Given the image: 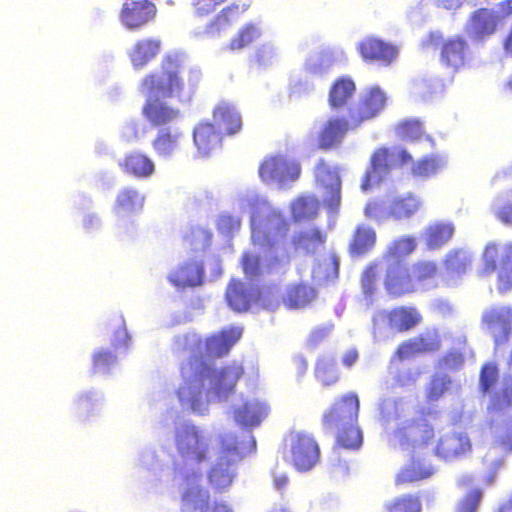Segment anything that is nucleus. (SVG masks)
I'll return each instance as SVG.
<instances>
[{"label": "nucleus", "mask_w": 512, "mask_h": 512, "mask_svg": "<svg viewBox=\"0 0 512 512\" xmlns=\"http://www.w3.org/2000/svg\"><path fill=\"white\" fill-rule=\"evenodd\" d=\"M201 80V73L186 69L178 53H167L162 57L160 71L150 72L140 82V90L149 97L142 107V115L153 127L173 123L180 117V111L159 98H176L190 101Z\"/></svg>", "instance_id": "obj_1"}, {"label": "nucleus", "mask_w": 512, "mask_h": 512, "mask_svg": "<svg viewBox=\"0 0 512 512\" xmlns=\"http://www.w3.org/2000/svg\"><path fill=\"white\" fill-rule=\"evenodd\" d=\"M244 374V366L236 361L219 370L212 368L206 361H200L197 367L183 378L184 383L177 390V395L182 404H187L193 411L200 412L203 407L205 379L210 380L214 394L219 399L226 400L235 392L237 382Z\"/></svg>", "instance_id": "obj_2"}, {"label": "nucleus", "mask_w": 512, "mask_h": 512, "mask_svg": "<svg viewBox=\"0 0 512 512\" xmlns=\"http://www.w3.org/2000/svg\"><path fill=\"white\" fill-rule=\"evenodd\" d=\"M439 267L432 260H417L407 264L403 260L384 262L383 286L388 296L397 299L406 295L436 288Z\"/></svg>", "instance_id": "obj_3"}, {"label": "nucleus", "mask_w": 512, "mask_h": 512, "mask_svg": "<svg viewBox=\"0 0 512 512\" xmlns=\"http://www.w3.org/2000/svg\"><path fill=\"white\" fill-rule=\"evenodd\" d=\"M243 329L230 326L205 339L196 335H185L177 340V350L190 354L189 359L180 366L182 378H186L194 367L205 358H222L229 354L232 347L241 339Z\"/></svg>", "instance_id": "obj_4"}, {"label": "nucleus", "mask_w": 512, "mask_h": 512, "mask_svg": "<svg viewBox=\"0 0 512 512\" xmlns=\"http://www.w3.org/2000/svg\"><path fill=\"white\" fill-rule=\"evenodd\" d=\"M243 456L235 435L220 436L217 461L207 474L208 483L215 492H224L231 486L235 477V465L243 459Z\"/></svg>", "instance_id": "obj_5"}, {"label": "nucleus", "mask_w": 512, "mask_h": 512, "mask_svg": "<svg viewBox=\"0 0 512 512\" xmlns=\"http://www.w3.org/2000/svg\"><path fill=\"white\" fill-rule=\"evenodd\" d=\"M496 274L500 292L512 288V243H488L482 252V267L478 275L482 278Z\"/></svg>", "instance_id": "obj_6"}, {"label": "nucleus", "mask_w": 512, "mask_h": 512, "mask_svg": "<svg viewBox=\"0 0 512 512\" xmlns=\"http://www.w3.org/2000/svg\"><path fill=\"white\" fill-rule=\"evenodd\" d=\"M412 160V155L405 148H396L393 151L388 147L376 148L371 154L369 169L362 178L361 190L369 191L386 179L395 165L404 166Z\"/></svg>", "instance_id": "obj_7"}, {"label": "nucleus", "mask_w": 512, "mask_h": 512, "mask_svg": "<svg viewBox=\"0 0 512 512\" xmlns=\"http://www.w3.org/2000/svg\"><path fill=\"white\" fill-rule=\"evenodd\" d=\"M175 446L185 463L202 464L210 459L208 438L195 425H184L176 430Z\"/></svg>", "instance_id": "obj_8"}, {"label": "nucleus", "mask_w": 512, "mask_h": 512, "mask_svg": "<svg viewBox=\"0 0 512 512\" xmlns=\"http://www.w3.org/2000/svg\"><path fill=\"white\" fill-rule=\"evenodd\" d=\"M394 438L405 450L416 452L428 447L435 438L433 425L423 418L407 419L394 430Z\"/></svg>", "instance_id": "obj_9"}, {"label": "nucleus", "mask_w": 512, "mask_h": 512, "mask_svg": "<svg viewBox=\"0 0 512 512\" xmlns=\"http://www.w3.org/2000/svg\"><path fill=\"white\" fill-rule=\"evenodd\" d=\"M388 97L379 86L366 89L358 98L355 105L348 111L352 129H357L365 122L378 117L386 108Z\"/></svg>", "instance_id": "obj_10"}, {"label": "nucleus", "mask_w": 512, "mask_h": 512, "mask_svg": "<svg viewBox=\"0 0 512 512\" xmlns=\"http://www.w3.org/2000/svg\"><path fill=\"white\" fill-rule=\"evenodd\" d=\"M289 230L288 220L281 213L273 211L265 217L262 224L253 228V244L271 249L279 240L286 238Z\"/></svg>", "instance_id": "obj_11"}, {"label": "nucleus", "mask_w": 512, "mask_h": 512, "mask_svg": "<svg viewBox=\"0 0 512 512\" xmlns=\"http://www.w3.org/2000/svg\"><path fill=\"white\" fill-rule=\"evenodd\" d=\"M359 398L350 392L338 398L322 415V423L326 428L341 427L357 423L359 414Z\"/></svg>", "instance_id": "obj_12"}, {"label": "nucleus", "mask_w": 512, "mask_h": 512, "mask_svg": "<svg viewBox=\"0 0 512 512\" xmlns=\"http://www.w3.org/2000/svg\"><path fill=\"white\" fill-rule=\"evenodd\" d=\"M385 327L394 334H403L423 322L420 310L414 305H398L380 313Z\"/></svg>", "instance_id": "obj_13"}, {"label": "nucleus", "mask_w": 512, "mask_h": 512, "mask_svg": "<svg viewBox=\"0 0 512 512\" xmlns=\"http://www.w3.org/2000/svg\"><path fill=\"white\" fill-rule=\"evenodd\" d=\"M315 181L324 190V203L331 212H337L341 205V178L337 169L320 159L315 166Z\"/></svg>", "instance_id": "obj_14"}, {"label": "nucleus", "mask_w": 512, "mask_h": 512, "mask_svg": "<svg viewBox=\"0 0 512 512\" xmlns=\"http://www.w3.org/2000/svg\"><path fill=\"white\" fill-rule=\"evenodd\" d=\"M319 445L313 436L298 432L294 435L291 444V460L298 471H308L319 460Z\"/></svg>", "instance_id": "obj_15"}, {"label": "nucleus", "mask_w": 512, "mask_h": 512, "mask_svg": "<svg viewBox=\"0 0 512 512\" xmlns=\"http://www.w3.org/2000/svg\"><path fill=\"white\" fill-rule=\"evenodd\" d=\"M156 14V5L151 0H125L119 18L127 29L137 30L152 22Z\"/></svg>", "instance_id": "obj_16"}, {"label": "nucleus", "mask_w": 512, "mask_h": 512, "mask_svg": "<svg viewBox=\"0 0 512 512\" xmlns=\"http://www.w3.org/2000/svg\"><path fill=\"white\" fill-rule=\"evenodd\" d=\"M481 321L492 333L495 344L508 342L512 334V307H491L483 312Z\"/></svg>", "instance_id": "obj_17"}, {"label": "nucleus", "mask_w": 512, "mask_h": 512, "mask_svg": "<svg viewBox=\"0 0 512 512\" xmlns=\"http://www.w3.org/2000/svg\"><path fill=\"white\" fill-rule=\"evenodd\" d=\"M200 474L186 476L187 488L182 494V501L188 507L199 512H234L233 508L226 502H211L208 491L200 485H192L191 478L200 479Z\"/></svg>", "instance_id": "obj_18"}, {"label": "nucleus", "mask_w": 512, "mask_h": 512, "mask_svg": "<svg viewBox=\"0 0 512 512\" xmlns=\"http://www.w3.org/2000/svg\"><path fill=\"white\" fill-rule=\"evenodd\" d=\"M250 1H244L236 4L231 3L224 7L220 12L206 25L205 33L209 37H219L226 34L249 9Z\"/></svg>", "instance_id": "obj_19"}, {"label": "nucleus", "mask_w": 512, "mask_h": 512, "mask_svg": "<svg viewBox=\"0 0 512 512\" xmlns=\"http://www.w3.org/2000/svg\"><path fill=\"white\" fill-rule=\"evenodd\" d=\"M259 298L257 287L247 285L240 279H231L226 287L225 299L235 312H246Z\"/></svg>", "instance_id": "obj_20"}, {"label": "nucleus", "mask_w": 512, "mask_h": 512, "mask_svg": "<svg viewBox=\"0 0 512 512\" xmlns=\"http://www.w3.org/2000/svg\"><path fill=\"white\" fill-rule=\"evenodd\" d=\"M471 449V441L466 434L451 432L439 438L434 453L439 458L450 461L465 456Z\"/></svg>", "instance_id": "obj_21"}, {"label": "nucleus", "mask_w": 512, "mask_h": 512, "mask_svg": "<svg viewBox=\"0 0 512 512\" xmlns=\"http://www.w3.org/2000/svg\"><path fill=\"white\" fill-rule=\"evenodd\" d=\"M358 51L364 61L382 65L391 64L398 54L395 46L374 37L362 40L358 45Z\"/></svg>", "instance_id": "obj_22"}, {"label": "nucleus", "mask_w": 512, "mask_h": 512, "mask_svg": "<svg viewBox=\"0 0 512 512\" xmlns=\"http://www.w3.org/2000/svg\"><path fill=\"white\" fill-rule=\"evenodd\" d=\"M184 132L177 127H162L152 140V148L160 158H172L181 150Z\"/></svg>", "instance_id": "obj_23"}, {"label": "nucleus", "mask_w": 512, "mask_h": 512, "mask_svg": "<svg viewBox=\"0 0 512 512\" xmlns=\"http://www.w3.org/2000/svg\"><path fill=\"white\" fill-rule=\"evenodd\" d=\"M468 55L469 45L459 35L444 40L440 47L441 63L453 71H458L465 66Z\"/></svg>", "instance_id": "obj_24"}, {"label": "nucleus", "mask_w": 512, "mask_h": 512, "mask_svg": "<svg viewBox=\"0 0 512 512\" xmlns=\"http://www.w3.org/2000/svg\"><path fill=\"white\" fill-rule=\"evenodd\" d=\"M352 129L351 119L343 117L329 118L322 126L318 135V146L329 150L342 141L344 136Z\"/></svg>", "instance_id": "obj_25"}, {"label": "nucleus", "mask_w": 512, "mask_h": 512, "mask_svg": "<svg viewBox=\"0 0 512 512\" xmlns=\"http://www.w3.org/2000/svg\"><path fill=\"white\" fill-rule=\"evenodd\" d=\"M193 142L197 148L198 155L206 157L221 146L222 137L213 123L202 121L193 129Z\"/></svg>", "instance_id": "obj_26"}, {"label": "nucleus", "mask_w": 512, "mask_h": 512, "mask_svg": "<svg viewBox=\"0 0 512 512\" xmlns=\"http://www.w3.org/2000/svg\"><path fill=\"white\" fill-rule=\"evenodd\" d=\"M122 171L137 179H147L155 172V165L152 159L139 151L127 153L119 162Z\"/></svg>", "instance_id": "obj_27"}, {"label": "nucleus", "mask_w": 512, "mask_h": 512, "mask_svg": "<svg viewBox=\"0 0 512 512\" xmlns=\"http://www.w3.org/2000/svg\"><path fill=\"white\" fill-rule=\"evenodd\" d=\"M318 292L308 283H295L289 285L283 297V304L287 309L300 310L308 307L316 300Z\"/></svg>", "instance_id": "obj_28"}, {"label": "nucleus", "mask_w": 512, "mask_h": 512, "mask_svg": "<svg viewBox=\"0 0 512 512\" xmlns=\"http://www.w3.org/2000/svg\"><path fill=\"white\" fill-rule=\"evenodd\" d=\"M145 195L133 187H124L116 195L113 211L118 216H132L143 209Z\"/></svg>", "instance_id": "obj_29"}, {"label": "nucleus", "mask_w": 512, "mask_h": 512, "mask_svg": "<svg viewBox=\"0 0 512 512\" xmlns=\"http://www.w3.org/2000/svg\"><path fill=\"white\" fill-rule=\"evenodd\" d=\"M268 414V406L259 399H250L234 410L235 421L245 427L258 426Z\"/></svg>", "instance_id": "obj_30"}, {"label": "nucleus", "mask_w": 512, "mask_h": 512, "mask_svg": "<svg viewBox=\"0 0 512 512\" xmlns=\"http://www.w3.org/2000/svg\"><path fill=\"white\" fill-rule=\"evenodd\" d=\"M204 268L202 264L188 261L169 275V281L177 288L195 287L202 284Z\"/></svg>", "instance_id": "obj_31"}, {"label": "nucleus", "mask_w": 512, "mask_h": 512, "mask_svg": "<svg viewBox=\"0 0 512 512\" xmlns=\"http://www.w3.org/2000/svg\"><path fill=\"white\" fill-rule=\"evenodd\" d=\"M162 42L158 38H143L138 40L129 52V59L134 68L145 67L160 53Z\"/></svg>", "instance_id": "obj_32"}, {"label": "nucleus", "mask_w": 512, "mask_h": 512, "mask_svg": "<svg viewBox=\"0 0 512 512\" xmlns=\"http://www.w3.org/2000/svg\"><path fill=\"white\" fill-rule=\"evenodd\" d=\"M212 114L216 124L222 126L226 134L233 135L241 130V116L233 104L221 101L215 106Z\"/></svg>", "instance_id": "obj_33"}, {"label": "nucleus", "mask_w": 512, "mask_h": 512, "mask_svg": "<svg viewBox=\"0 0 512 512\" xmlns=\"http://www.w3.org/2000/svg\"><path fill=\"white\" fill-rule=\"evenodd\" d=\"M376 240V231L366 224H360L353 232L348 251L353 256L365 255L374 248Z\"/></svg>", "instance_id": "obj_34"}, {"label": "nucleus", "mask_w": 512, "mask_h": 512, "mask_svg": "<svg viewBox=\"0 0 512 512\" xmlns=\"http://www.w3.org/2000/svg\"><path fill=\"white\" fill-rule=\"evenodd\" d=\"M355 91L356 85L350 77L336 79L329 90V105L334 109L344 107L353 97Z\"/></svg>", "instance_id": "obj_35"}, {"label": "nucleus", "mask_w": 512, "mask_h": 512, "mask_svg": "<svg viewBox=\"0 0 512 512\" xmlns=\"http://www.w3.org/2000/svg\"><path fill=\"white\" fill-rule=\"evenodd\" d=\"M262 36V28L254 22H248L243 25L227 44V49L231 52H238L248 48L258 41Z\"/></svg>", "instance_id": "obj_36"}, {"label": "nucleus", "mask_w": 512, "mask_h": 512, "mask_svg": "<svg viewBox=\"0 0 512 512\" xmlns=\"http://www.w3.org/2000/svg\"><path fill=\"white\" fill-rule=\"evenodd\" d=\"M454 225L450 222H435L424 231L425 243L431 250L438 249L448 243L454 234Z\"/></svg>", "instance_id": "obj_37"}, {"label": "nucleus", "mask_w": 512, "mask_h": 512, "mask_svg": "<svg viewBox=\"0 0 512 512\" xmlns=\"http://www.w3.org/2000/svg\"><path fill=\"white\" fill-rule=\"evenodd\" d=\"M314 377L325 388L334 386L340 379L336 361L325 355L319 356L314 366Z\"/></svg>", "instance_id": "obj_38"}, {"label": "nucleus", "mask_w": 512, "mask_h": 512, "mask_svg": "<svg viewBox=\"0 0 512 512\" xmlns=\"http://www.w3.org/2000/svg\"><path fill=\"white\" fill-rule=\"evenodd\" d=\"M320 202L314 196H300L290 206L291 217L295 222L314 219L319 212Z\"/></svg>", "instance_id": "obj_39"}, {"label": "nucleus", "mask_w": 512, "mask_h": 512, "mask_svg": "<svg viewBox=\"0 0 512 512\" xmlns=\"http://www.w3.org/2000/svg\"><path fill=\"white\" fill-rule=\"evenodd\" d=\"M326 241V234L317 227L301 231L293 236L292 244L295 249H301L306 253H314Z\"/></svg>", "instance_id": "obj_40"}, {"label": "nucleus", "mask_w": 512, "mask_h": 512, "mask_svg": "<svg viewBox=\"0 0 512 512\" xmlns=\"http://www.w3.org/2000/svg\"><path fill=\"white\" fill-rule=\"evenodd\" d=\"M471 264L470 255L461 249L449 251L443 260L444 268L451 278L464 275Z\"/></svg>", "instance_id": "obj_41"}, {"label": "nucleus", "mask_w": 512, "mask_h": 512, "mask_svg": "<svg viewBox=\"0 0 512 512\" xmlns=\"http://www.w3.org/2000/svg\"><path fill=\"white\" fill-rule=\"evenodd\" d=\"M420 207V200L412 194H407L391 202L388 215L396 220L407 219L412 217Z\"/></svg>", "instance_id": "obj_42"}, {"label": "nucleus", "mask_w": 512, "mask_h": 512, "mask_svg": "<svg viewBox=\"0 0 512 512\" xmlns=\"http://www.w3.org/2000/svg\"><path fill=\"white\" fill-rule=\"evenodd\" d=\"M396 135L403 141L416 142L425 139L433 142V139L425 134L423 123L416 118L404 119L395 126Z\"/></svg>", "instance_id": "obj_43"}, {"label": "nucleus", "mask_w": 512, "mask_h": 512, "mask_svg": "<svg viewBox=\"0 0 512 512\" xmlns=\"http://www.w3.org/2000/svg\"><path fill=\"white\" fill-rule=\"evenodd\" d=\"M435 473L432 466H425L420 463H411L400 470L395 477L397 486L418 482L431 477Z\"/></svg>", "instance_id": "obj_44"}, {"label": "nucleus", "mask_w": 512, "mask_h": 512, "mask_svg": "<svg viewBox=\"0 0 512 512\" xmlns=\"http://www.w3.org/2000/svg\"><path fill=\"white\" fill-rule=\"evenodd\" d=\"M382 272L384 273V264L380 261H372L364 268L360 282L366 297H372L377 291Z\"/></svg>", "instance_id": "obj_45"}, {"label": "nucleus", "mask_w": 512, "mask_h": 512, "mask_svg": "<svg viewBox=\"0 0 512 512\" xmlns=\"http://www.w3.org/2000/svg\"><path fill=\"white\" fill-rule=\"evenodd\" d=\"M417 247L413 236H403L394 240L383 255V261L401 260L400 258L412 254Z\"/></svg>", "instance_id": "obj_46"}, {"label": "nucleus", "mask_w": 512, "mask_h": 512, "mask_svg": "<svg viewBox=\"0 0 512 512\" xmlns=\"http://www.w3.org/2000/svg\"><path fill=\"white\" fill-rule=\"evenodd\" d=\"M470 26L478 36L490 35L495 31L496 21L489 9L480 8L472 14Z\"/></svg>", "instance_id": "obj_47"}, {"label": "nucleus", "mask_w": 512, "mask_h": 512, "mask_svg": "<svg viewBox=\"0 0 512 512\" xmlns=\"http://www.w3.org/2000/svg\"><path fill=\"white\" fill-rule=\"evenodd\" d=\"M444 166V161L437 155L425 156L411 166V174L417 178H429Z\"/></svg>", "instance_id": "obj_48"}, {"label": "nucleus", "mask_w": 512, "mask_h": 512, "mask_svg": "<svg viewBox=\"0 0 512 512\" xmlns=\"http://www.w3.org/2000/svg\"><path fill=\"white\" fill-rule=\"evenodd\" d=\"M336 443L344 449H358L362 445V433L355 424L337 427Z\"/></svg>", "instance_id": "obj_49"}, {"label": "nucleus", "mask_w": 512, "mask_h": 512, "mask_svg": "<svg viewBox=\"0 0 512 512\" xmlns=\"http://www.w3.org/2000/svg\"><path fill=\"white\" fill-rule=\"evenodd\" d=\"M283 156H271L263 160L259 167V176L264 182L283 181Z\"/></svg>", "instance_id": "obj_50"}, {"label": "nucleus", "mask_w": 512, "mask_h": 512, "mask_svg": "<svg viewBox=\"0 0 512 512\" xmlns=\"http://www.w3.org/2000/svg\"><path fill=\"white\" fill-rule=\"evenodd\" d=\"M385 510L386 512H421L422 504L419 496L403 494L388 502Z\"/></svg>", "instance_id": "obj_51"}, {"label": "nucleus", "mask_w": 512, "mask_h": 512, "mask_svg": "<svg viewBox=\"0 0 512 512\" xmlns=\"http://www.w3.org/2000/svg\"><path fill=\"white\" fill-rule=\"evenodd\" d=\"M512 406V376H506L502 380L500 390L491 397V408L494 411H504Z\"/></svg>", "instance_id": "obj_52"}, {"label": "nucleus", "mask_w": 512, "mask_h": 512, "mask_svg": "<svg viewBox=\"0 0 512 512\" xmlns=\"http://www.w3.org/2000/svg\"><path fill=\"white\" fill-rule=\"evenodd\" d=\"M117 362V357L109 350L100 349L92 357V368L95 373H106Z\"/></svg>", "instance_id": "obj_53"}, {"label": "nucleus", "mask_w": 512, "mask_h": 512, "mask_svg": "<svg viewBox=\"0 0 512 512\" xmlns=\"http://www.w3.org/2000/svg\"><path fill=\"white\" fill-rule=\"evenodd\" d=\"M498 368L494 363H486L482 366L479 377V387L482 393L487 394L498 381Z\"/></svg>", "instance_id": "obj_54"}, {"label": "nucleus", "mask_w": 512, "mask_h": 512, "mask_svg": "<svg viewBox=\"0 0 512 512\" xmlns=\"http://www.w3.org/2000/svg\"><path fill=\"white\" fill-rule=\"evenodd\" d=\"M419 354L436 352L441 348V338L437 333H426L413 337Z\"/></svg>", "instance_id": "obj_55"}, {"label": "nucleus", "mask_w": 512, "mask_h": 512, "mask_svg": "<svg viewBox=\"0 0 512 512\" xmlns=\"http://www.w3.org/2000/svg\"><path fill=\"white\" fill-rule=\"evenodd\" d=\"M483 492L480 488H474L469 491L458 503L456 512H476Z\"/></svg>", "instance_id": "obj_56"}, {"label": "nucleus", "mask_w": 512, "mask_h": 512, "mask_svg": "<svg viewBox=\"0 0 512 512\" xmlns=\"http://www.w3.org/2000/svg\"><path fill=\"white\" fill-rule=\"evenodd\" d=\"M241 267L248 278L258 277L261 274V261L258 255L245 252L241 257Z\"/></svg>", "instance_id": "obj_57"}, {"label": "nucleus", "mask_w": 512, "mask_h": 512, "mask_svg": "<svg viewBox=\"0 0 512 512\" xmlns=\"http://www.w3.org/2000/svg\"><path fill=\"white\" fill-rule=\"evenodd\" d=\"M447 390V381L443 377L435 376L431 379L426 392L428 402L437 401Z\"/></svg>", "instance_id": "obj_58"}, {"label": "nucleus", "mask_w": 512, "mask_h": 512, "mask_svg": "<svg viewBox=\"0 0 512 512\" xmlns=\"http://www.w3.org/2000/svg\"><path fill=\"white\" fill-rule=\"evenodd\" d=\"M226 0H194V13L199 18H204L213 13L216 8Z\"/></svg>", "instance_id": "obj_59"}, {"label": "nucleus", "mask_w": 512, "mask_h": 512, "mask_svg": "<svg viewBox=\"0 0 512 512\" xmlns=\"http://www.w3.org/2000/svg\"><path fill=\"white\" fill-rule=\"evenodd\" d=\"M332 329V324L322 325L312 329L307 339L308 346L311 348H316L319 344L328 338Z\"/></svg>", "instance_id": "obj_60"}, {"label": "nucleus", "mask_w": 512, "mask_h": 512, "mask_svg": "<svg viewBox=\"0 0 512 512\" xmlns=\"http://www.w3.org/2000/svg\"><path fill=\"white\" fill-rule=\"evenodd\" d=\"M419 354L413 338L401 342L395 350L394 356L399 360H406L414 355Z\"/></svg>", "instance_id": "obj_61"}, {"label": "nucleus", "mask_w": 512, "mask_h": 512, "mask_svg": "<svg viewBox=\"0 0 512 512\" xmlns=\"http://www.w3.org/2000/svg\"><path fill=\"white\" fill-rule=\"evenodd\" d=\"M364 215L368 219L380 221L385 216L384 203L378 200L369 201L364 207Z\"/></svg>", "instance_id": "obj_62"}, {"label": "nucleus", "mask_w": 512, "mask_h": 512, "mask_svg": "<svg viewBox=\"0 0 512 512\" xmlns=\"http://www.w3.org/2000/svg\"><path fill=\"white\" fill-rule=\"evenodd\" d=\"M463 363V356L459 352H448L438 361V367L441 369H457Z\"/></svg>", "instance_id": "obj_63"}, {"label": "nucleus", "mask_w": 512, "mask_h": 512, "mask_svg": "<svg viewBox=\"0 0 512 512\" xmlns=\"http://www.w3.org/2000/svg\"><path fill=\"white\" fill-rule=\"evenodd\" d=\"M283 181L297 180L301 174V166L298 162L287 159L283 156Z\"/></svg>", "instance_id": "obj_64"}]
</instances>
